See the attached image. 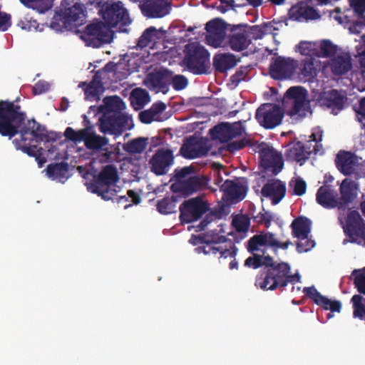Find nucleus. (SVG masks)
<instances>
[{"instance_id": "nucleus-1", "label": "nucleus", "mask_w": 365, "mask_h": 365, "mask_svg": "<svg viewBox=\"0 0 365 365\" xmlns=\"http://www.w3.org/2000/svg\"><path fill=\"white\" fill-rule=\"evenodd\" d=\"M26 113L19 105L9 101H0V134L9 138L20 133V140L16 138L13 143L17 149L28 155L34 157L38 166L42 167L46 162L43 149L38 146L42 141L49 142L46 127L34 119L28 120Z\"/></svg>"}, {"instance_id": "nucleus-2", "label": "nucleus", "mask_w": 365, "mask_h": 365, "mask_svg": "<svg viewBox=\"0 0 365 365\" xmlns=\"http://www.w3.org/2000/svg\"><path fill=\"white\" fill-rule=\"evenodd\" d=\"M99 6V14L104 23L93 24V46L98 47L103 43H109L112 33L110 28L118 24L127 25L130 19L126 9L120 1L115 2L109 0H94Z\"/></svg>"}, {"instance_id": "nucleus-3", "label": "nucleus", "mask_w": 365, "mask_h": 365, "mask_svg": "<svg viewBox=\"0 0 365 365\" xmlns=\"http://www.w3.org/2000/svg\"><path fill=\"white\" fill-rule=\"evenodd\" d=\"M87 11L83 4L70 0H62L56 8L50 23V28L57 32L73 31L84 24Z\"/></svg>"}, {"instance_id": "nucleus-4", "label": "nucleus", "mask_w": 365, "mask_h": 365, "mask_svg": "<svg viewBox=\"0 0 365 365\" xmlns=\"http://www.w3.org/2000/svg\"><path fill=\"white\" fill-rule=\"evenodd\" d=\"M264 277L258 278L256 284L262 289L272 290L287 285L288 282H299L298 274L289 275V267L286 263H276L272 265Z\"/></svg>"}, {"instance_id": "nucleus-5", "label": "nucleus", "mask_w": 365, "mask_h": 365, "mask_svg": "<svg viewBox=\"0 0 365 365\" xmlns=\"http://www.w3.org/2000/svg\"><path fill=\"white\" fill-rule=\"evenodd\" d=\"M283 105L287 114L296 118L305 117L311 113L307 92L302 87L289 88L284 97Z\"/></svg>"}, {"instance_id": "nucleus-6", "label": "nucleus", "mask_w": 365, "mask_h": 365, "mask_svg": "<svg viewBox=\"0 0 365 365\" xmlns=\"http://www.w3.org/2000/svg\"><path fill=\"white\" fill-rule=\"evenodd\" d=\"M198 252H204L205 255H214L222 264H229L230 269H237L238 263L236 261V248L231 241H227L223 237H218L212 244H206L199 247Z\"/></svg>"}, {"instance_id": "nucleus-7", "label": "nucleus", "mask_w": 365, "mask_h": 365, "mask_svg": "<svg viewBox=\"0 0 365 365\" xmlns=\"http://www.w3.org/2000/svg\"><path fill=\"white\" fill-rule=\"evenodd\" d=\"M172 81L176 90L185 88L187 84V79L180 75L173 76V73L164 68H160L150 73L145 81V84L150 89H158L163 87Z\"/></svg>"}, {"instance_id": "nucleus-8", "label": "nucleus", "mask_w": 365, "mask_h": 365, "mask_svg": "<svg viewBox=\"0 0 365 365\" xmlns=\"http://www.w3.org/2000/svg\"><path fill=\"white\" fill-rule=\"evenodd\" d=\"M338 169L344 175H365V160L349 152L341 151L336 159Z\"/></svg>"}, {"instance_id": "nucleus-9", "label": "nucleus", "mask_w": 365, "mask_h": 365, "mask_svg": "<svg viewBox=\"0 0 365 365\" xmlns=\"http://www.w3.org/2000/svg\"><path fill=\"white\" fill-rule=\"evenodd\" d=\"M187 54L184 62L187 68L194 73H201L204 71L206 63L208 61L207 51L197 43H192L186 47Z\"/></svg>"}, {"instance_id": "nucleus-10", "label": "nucleus", "mask_w": 365, "mask_h": 365, "mask_svg": "<svg viewBox=\"0 0 365 365\" xmlns=\"http://www.w3.org/2000/svg\"><path fill=\"white\" fill-rule=\"evenodd\" d=\"M311 140H309L306 145H304L301 142L294 143L292 148L289 150V157L293 158L302 165L303 162L308 155L312 153H317L319 151L317 142L322 140V132L317 130L310 136Z\"/></svg>"}, {"instance_id": "nucleus-11", "label": "nucleus", "mask_w": 365, "mask_h": 365, "mask_svg": "<svg viewBox=\"0 0 365 365\" xmlns=\"http://www.w3.org/2000/svg\"><path fill=\"white\" fill-rule=\"evenodd\" d=\"M283 113L276 105L267 103L257 110L256 118L259 123L266 128H273L282 122Z\"/></svg>"}, {"instance_id": "nucleus-12", "label": "nucleus", "mask_w": 365, "mask_h": 365, "mask_svg": "<svg viewBox=\"0 0 365 365\" xmlns=\"http://www.w3.org/2000/svg\"><path fill=\"white\" fill-rule=\"evenodd\" d=\"M259 149L262 165L272 173H278L282 168V160L279 153L266 143H261Z\"/></svg>"}, {"instance_id": "nucleus-13", "label": "nucleus", "mask_w": 365, "mask_h": 365, "mask_svg": "<svg viewBox=\"0 0 365 365\" xmlns=\"http://www.w3.org/2000/svg\"><path fill=\"white\" fill-rule=\"evenodd\" d=\"M133 127L132 117L128 114L120 113L108 121L106 118L101 120V130L103 133L120 135L123 130Z\"/></svg>"}, {"instance_id": "nucleus-14", "label": "nucleus", "mask_w": 365, "mask_h": 365, "mask_svg": "<svg viewBox=\"0 0 365 365\" xmlns=\"http://www.w3.org/2000/svg\"><path fill=\"white\" fill-rule=\"evenodd\" d=\"M207 209V205L200 198H193L185 202L180 207V219L189 223L197 220Z\"/></svg>"}, {"instance_id": "nucleus-15", "label": "nucleus", "mask_w": 365, "mask_h": 365, "mask_svg": "<svg viewBox=\"0 0 365 365\" xmlns=\"http://www.w3.org/2000/svg\"><path fill=\"white\" fill-rule=\"evenodd\" d=\"M297 63L290 58H276L270 65L269 73L276 79L289 78L295 71Z\"/></svg>"}, {"instance_id": "nucleus-16", "label": "nucleus", "mask_w": 365, "mask_h": 365, "mask_svg": "<svg viewBox=\"0 0 365 365\" xmlns=\"http://www.w3.org/2000/svg\"><path fill=\"white\" fill-rule=\"evenodd\" d=\"M85 128L75 130L71 127H67L64 132V136L68 140L75 143L84 142L86 147L91 150V125L86 115H82Z\"/></svg>"}, {"instance_id": "nucleus-17", "label": "nucleus", "mask_w": 365, "mask_h": 365, "mask_svg": "<svg viewBox=\"0 0 365 365\" xmlns=\"http://www.w3.org/2000/svg\"><path fill=\"white\" fill-rule=\"evenodd\" d=\"M173 163V153L168 148L159 150L150 161L152 170L157 175L166 173Z\"/></svg>"}, {"instance_id": "nucleus-18", "label": "nucleus", "mask_w": 365, "mask_h": 365, "mask_svg": "<svg viewBox=\"0 0 365 365\" xmlns=\"http://www.w3.org/2000/svg\"><path fill=\"white\" fill-rule=\"evenodd\" d=\"M222 189L227 200L240 201L245 197L247 185L244 178L238 179L235 182L226 180L222 185Z\"/></svg>"}, {"instance_id": "nucleus-19", "label": "nucleus", "mask_w": 365, "mask_h": 365, "mask_svg": "<svg viewBox=\"0 0 365 365\" xmlns=\"http://www.w3.org/2000/svg\"><path fill=\"white\" fill-rule=\"evenodd\" d=\"M206 29L208 44L215 48L220 46L225 36V28L223 22L219 20L211 21L207 24Z\"/></svg>"}, {"instance_id": "nucleus-20", "label": "nucleus", "mask_w": 365, "mask_h": 365, "mask_svg": "<svg viewBox=\"0 0 365 365\" xmlns=\"http://www.w3.org/2000/svg\"><path fill=\"white\" fill-rule=\"evenodd\" d=\"M289 242L280 243L270 233L256 235L249 242V247L252 251L259 250L262 247L287 248Z\"/></svg>"}, {"instance_id": "nucleus-21", "label": "nucleus", "mask_w": 365, "mask_h": 365, "mask_svg": "<svg viewBox=\"0 0 365 365\" xmlns=\"http://www.w3.org/2000/svg\"><path fill=\"white\" fill-rule=\"evenodd\" d=\"M125 108V103L117 96L105 98L104 106L101 110L103 115L100 118V125L101 124V120L105 119V118L108 121H111L113 118L120 114Z\"/></svg>"}, {"instance_id": "nucleus-22", "label": "nucleus", "mask_w": 365, "mask_h": 365, "mask_svg": "<svg viewBox=\"0 0 365 365\" xmlns=\"http://www.w3.org/2000/svg\"><path fill=\"white\" fill-rule=\"evenodd\" d=\"M100 183L106 187V192H101L99 191H96L99 195H102L104 199H110L112 197L111 195L109 194V190H113V191H116L114 189L115 183L118 181V175L115 168L113 166H107L106 167L103 171L101 173L99 176ZM93 192H95L93 190Z\"/></svg>"}, {"instance_id": "nucleus-23", "label": "nucleus", "mask_w": 365, "mask_h": 365, "mask_svg": "<svg viewBox=\"0 0 365 365\" xmlns=\"http://www.w3.org/2000/svg\"><path fill=\"white\" fill-rule=\"evenodd\" d=\"M304 292L309 295L318 305L326 310H330L332 313H339L341 309V304L339 301L331 300L321 295L315 288L306 287Z\"/></svg>"}, {"instance_id": "nucleus-24", "label": "nucleus", "mask_w": 365, "mask_h": 365, "mask_svg": "<svg viewBox=\"0 0 365 365\" xmlns=\"http://www.w3.org/2000/svg\"><path fill=\"white\" fill-rule=\"evenodd\" d=\"M319 102L321 106L330 108L333 113L336 114L343 108L345 100L344 96L336 91H329L321 96Z\"/></svg>"}, {"instance_id": "nucleus-25", "label": "nucleus", "mask_w": 365, "mask_h": 365, "mask_svg": "<svg viewBox=\"0 0 365 365\" xmlns=\"http://www.w3.org/2000/svg\"><path fill=\"white\" fill-rule=\"evenodd\" d=\"M286 189L284 185L279 180H272L262 188V195L268 197L272 203L277 204L284 196Z\"/></svg>"}, {"instance_id": "nucleus-26", "label": "nucleus", "mask_w": 365, "mask_h": 365, "mask_svg": "<svg viewBox=\"0 0 365 365\" xmlns=\"http://www.w3.org/2000/svg\"><path fill=\"white\" fill-rule=\"evenodd\" d=\"M289 16L292 20L302 21L308 19H314L319 15L314 9L309 7L307 4L299 3L290 9Z\"/></svg>"}, {"instance_id": "nucleus-27", "label": "nucleus", "mask_w": 365, "mask_h": 365, "mask_svg": "<svg viewBox=\"0 0 365 365\" xmlns=\"http://www.w3.org/2000/svg\"><path fill=\"white\" fill-rule=\"evenodd\" d=\"M243 128L240 123L234 124L223 123L215 128L214 132L216 133L215 138L221 141H227L231 138L241 135Z\"/></svg>"}, {"instance_id": "nucleus-28", "label": "nucleus", "mask_w": 365, "mask_h": 365, "mask_svg": "<svg viewBox=\"0 0 365 365\" xmlns=\"http://www.w3.org/2000/svg\"><path fill=\"white\" fill-rule=\"evenodd\" d=\"M143 8L151 17H162L169 12L167 0H146Z\"/></svg>"}, {"instance_id": "nucleus-29", "label": "nucleus", "mask_w": 365, "mask_h": 365, "mask_svg": "<svg viewBox=\"0 0 365 365\" xmlns=\"http://www.w3.org/2000/svg\"><path fill=\"white\" fill-rule=\"evenodd\" d=\"M359 185L351 179L344 180L340 185L341 200L344 203L351 202L355 199L359 192Z\"/></svg>"}, {"instance_id": "nucleus-30", "label": "nucleus", "mask_w": 365, "mask_h": 365, "mask_svg": "<svg viewBox=\"0 0 365 365\" xmlns=\"http://www.w3.org/2000/svg\"><path fill=\"white\" fill-rule=\"evenodd\" d=\"M181 154L187 158H195L205 154L202 143L194 139L188 140L180 149Z\"/></svg>"}, {"instance_id": "nucleus-31", "label": "nucleus", "mask_w": 365, "mask_h": 365, "mask_svg": "<svg viewBox=\"0 0 365 365\" xmlns=\"http://www.w3.org/2000/svg\"><path fill=\"white\" fill-rule=\"evenodd\" d=\"M351 68V63L348 53L341 52L331 60V68L335 74H343Z\"/></svg>"}, {"instance_id": "nucleus-32", "label": "nucleus", "mask_w": 365, "mask_h": 365, "mask_svg": "<svg viewBox=\"0 0 365 365\" xmlns=\"http://www.w3.org/2000/svg\"><path fill=\"white\" fill-rule=\"evenodd\" d=\"M69 165L67 163L61 162L58 163H51L46 168V174L48 178L53 180L61 181L66 178L68 172Z\"/></svg>"}, {"instance_id": "nucleus-33", "label": "nucleus", "mask_w": 365, "mask_h": 365, "mask_svg": "<svg viewBox=\"0 0 365 365\" xmlns=\"http://www.w3.org/2000/svg\"><path fill=\"white\" fill-rule=\"evenodd\" d=\"M292 228L294 237L308 236L310 232L311 222L305 217H299L292 222Z\"/></svg>"}, {"instance_id": "nucleus-34", "label": "nucleus", "mask_w": 365, "mask_h": 365, "mask_svg": "<svg viewBox=\"0 0 365 365\" xmlns=\"http://www.w3.org/2000/svg\"><path fill=\"white\" fill-rule=\"evenodd\" d=\"M317 202L325 207H334L337 201L333 192L327 187H321L317 194Z\"/></svg>"}, {"instance_id": "nucleus-35", "label": "nucleus", "mask_w": 365, "mask_h": 365, "mask_svg": "<svg viewBox=\"0 0 365 365\" xmlns=\"http://www.w3.org/2000/svg\"><path fill=\"white\" fill-rule=\"evenodd\" d=\"M25 6L38 14H44L53 6V0H19Z\"/></svg>"}, {"instance_id": "nucleus-36", "label": "nucleus", "mask_w": 365, "mask_h": 365, "mask_svg": "<svg viewBox=\"0 0 365 365\" xmlns=\"http://www.w3.org/2000/svg\"><path fill=\"white\" fill-rule=\"evenodd\" d=\"M130 102L135 110H139L150 102V97L145 90L138 88L132 91Z\"/></svg>"}, {"instance_id": "nucleus-37", "label": "nucleus", "mask_w": 365, "mask_h": 365, "mask_svg": "<svg viewBox=\"0 0 365 365\" xmlns=\"http://www.w3.org/2000/svg\"><path fill=\"white\" fill-rule=\"evenodd\" d=\"M237 61L231 54H217L214 58V64L216 68L224 71L235 66Z\"/></svg>"}, {"instance_id": "nucleus-38", "label": "nucleus", "mask_w": 365, "mask_h": 365, "mask_svg": "<svg viewBox=\"0 0 365 365\" xmlns=\"http://www.w3.org/2000/svg\"><path fill=\"white\" fill-rule=\"evenodd\" d=\"M250 42V36L245 31L237 32L230 39V46L235 51H241L247 48Z\"/></svg>"}, {"instance_id": "nucleus-39", "label": "nucleus", "mask_w": 365, "mask_h": 365, "mask_svg": "<svg viewBox=\"0 0 365 365\" xmlns=\"http://www.w3.org/2000/svg\"><path fill=\"white\" fill-rule=\"evenodd\" d=\"M318 42L301 41L295 47V51L303 56H317Z\"/></svg>"}, {"instance_id": "nucleus-40", "label": "nucleus", "mask_w": 365, "mask_h": 365, "mask_svg": "<svg viewBox=\"0 0 365 365\" xmlns=\"http://www.w3.org/2000/svg\"><path fill=\"white\" fill-rule=\"evenodd\" d=\"M317 56H332L341 53L337 47L329 41L318 42Z\"/></svg>"}, {"instance_id": "nucleus-41", "label": "nucleus", "mask_w": 365, "mask_h": 365, "mask_svg": "<svg viewBox=\"0 0 365 365\" xmlns=\"http://www.w3.org/2000/svg\"><path fill=\"white\" fill-rule=\"evenodd\" d=\"M272 259L269 256H261L255 255L253 257H248L245 261V265L256 269L260 266L272 265Z\"/></svg>"}, {"instance_id": "nucleus-42", "label": "nucleus", "mask_w": 365, "mask_h": 365, "mask_svg": "<svg viewBox=\"0 0 365 365\" xmlns=\"http://www.w3.org/2000/svg\"><path fill=\"white\" fill-rule=\"evenodd\" d=\"M354 316L365 320V299L361 295L353 296Z\"/></svg>"}, {"instance_id": "nucleus-43", "label": "nucleus", "mask_w": 365, "mask_h": 365, "mask_svg": "<svg viewBox=\"0 0 365 365\" xmlns=\"http://www.w3.org/2000/svg\"><path fill=\"white\" fill-rule=\"evenodd\" d=\"M145 139L137 138L124 145L123 148L131 153H138L143 151L146 147Z\"/></svg>"}, {"instance_id": "nucleus-44", "label": "nucleus", "mask_w": 365, "mask_h": 365, "mask_svg": "<svg viewBox=\"0 0 365 365\" xmlns=\"http://www.w3.org/2000/svg\"><path fill=\"white\" fill-rule=\"evenodd\" d=\"M161 36H163L161 31L154 28H149L142 35L140 43L143 46H146L148 43L155 42L156 39L159 38Z\"/></svg>"}, {"instance_id": "nucleus-45", "label": "nucleus", "mask_w": 365, "mask_h": 365, "mask_svg": "<svg viewBox=\"0 0 365 365\" xmlns=\"http://www.w3.org/2000/svg\"><path fill=\"white\" fill-rule=\"evenodd\" d=\"M282 26V24L281 22L272 21L267 24H264L263 26H255L254 31H262V30L265 34H272L273 37L275 36L277 33L276 31H278Z\"/></svg>"}, {"instance_id": "nucleus-46", "label": "nucleus", "mask_w": 365, "mask_h": 365, "mask_svg": "<svg viewBox=\"0 0 365 365\" xmlns=\"http://www.w3.org/2000/svg\"><path fill=\"white\" fill-rule=\"evenodd\" d=\"M356 49L359 57L361 75L365 78V35L361 36L359 44L356 46Z\"/></svg>"}, {"instance_id": "nucleus-47", "label": "nucleus", "mask_w": 365, "mask_h": 365, "mask_svg": "<svg viewBox=\"0 0 365 365\" xmlns=\"http://www.w3.org/2000/svg\"><path fill=\"white\" fill-rule=\"evenodd\" d=\"M354 284L361 293L365 294V267L352 272Z\"/></svg>"}, {"instance_id": "nucleus-48", "label": "nucleus", "mask_w": 365, "mask_h": 365, "mask_svg": "<svg viewBox=\"0 0 365 365\" xmlns=\"http://www.w3.org/2000/svg\"><path fill=\"white\" fill-rule=\"evenodd\" d=\"M232 225L238 232L244 233L248 230L250 221L245 215H237L233 218Z\"/></svg>"}, {"instance_id": "nucleus-49", "label": "nucleus", "mask_w": 365, "mask_h": 365, "mask_svg": "<svg viewBox=\"0 0 365 365\" xmlns=\"http://www.w3.org/2000/svg\"><path fill=\"white\" fill-rule=\"evenodd\" d=\"M299 242L297 245V249L299 252H306L312 250L314 245L315 242L309 238L308 236L302 237L298 238Z\"/></svg>"}, {"instance_id": "nucleus-50", "label": "nucleus", "mask_w": 365, "mask_h": 365, "mask_svg": "<svg viewBox=\"0 0 365 365\" xmlns=\"http://www.w3.org/2000/svg\"><path fill=\"white\" fill-rule=\"evenodd\" d=\"M176 207L175 202L173 199H163L160 201L158 205V209L163 214H168L173 212Z\"/></svg>"}, {"instance_id": "nucleus-51", "label": "nucleus", "mask_w": 365, "mask_h": 365, "mask_svg": "<svg viewBox=\"0 0 365 365\" xmlns=\"http://www.w3.org/2000/svg\"><path fill=\"white\" fill-rule=\"evenodd\" d=\"M290 187L292 188L294 194L297 195H302L305 193L307 185L301 178H295L291 180Z\"/></svg>"}, {"instance_id": "nucleus-52", "label": "nucleus", "mask_w": 365, "mask_h": 365, "mask_svg": "<svg viewBox=\"0 0 365 365\" xmlns=\"http://www.w3.org/2000/svg\"><path fill=\"white\" fill-rule=\"evenodd\" d=\"M18 26L22 29L26 31H37L38 27V23L36 20H32L31 19L24 18L18 23Z\"/></svg>"}, {"instance_id": "nucleus-53", "label": "nucleus", "mask_w": 365, "mask_h": 365, "mask_svg": "<svg viewBox=\"0 0 365 365\" xmlns=\"http://www.w3.org/2000/svg\"><path fill=\"white\" fill-rule=\"evenodd\" d=\"M349 2L356 15L361 16L365 12V0H349Z\"/></svg>"}, {"instance_id": "nucleus-54", "label": "nucleus", "mask_w": 365, "mask_h": 365, "mask_svg": "<svg viewBox=\"0 0 365 365\" xmlns=\"http://www.w3.org/2000/svg\"><path fill=\"white\" fill-rule=\"evenodd\" d=\"M76 33L87 46H91V22L86 25L84 31L76 30Z\"/></svg>"}, {"instance_id": "nucleus-55", "label": "nucleus", "mask_w": 365, "mask_h": 365, "mask_svg": "<svg viewBox=\"0 0 365 365\" xmlns=\"http://www.w3.org/2000/svg\"><path fill=\"white\" fill-rule=\"evenodd\" d=\"M50 88V85L45 81H38L33 87V92L35 95H39L48 91Z\"/></svg>"}, {"instance_id": "nucleus-56", "label": "nucleus", "mask_w": 365, "mask_h": 365, "mask_svg": "<svg viewBox=\"0 0 365 365\" xmlns=\"http://www.w3.org/2000/svg\"><path fill=\"white\" fill-rule=\"evenodd\" d=\"M77 170L82 177L85 179L84 185L86 186L88 191H91V180H88V176L91 175V168L86 169L83 166H78Z\"/></svg>"}, {"instance_id": "nucleus-57", "label": "nucleus", "mask_w": 365, "mask_h": 365, "mask_svg": "<svg viewBox=\"0 0 365 365\" xmlns=\"http://www.w3.org/2000/svg\"><path fill=\"white\" fill-rule=\"evenodd\" d=\"M11 25V15L0 11V31H6Z\"/></svg>"}, {"instance_id": "nucleus-58", "label": "nucleus", "mask_w": 365, "mask_h": 365, "mask_svg": "<svg viewBox=\"0 0 365 365\" xmlns=\"http://www.w3.org/2000/svg\"><path fill=\"white\" fill-rule=\"evenodd\" d=\"M140 118L143 123H149L153 120H158L159 116H155L152 111L148 110L140 114Z\"/></svg>"}, {"instance_id": "nucleus-59", "label": "nucleus", "mask_w": 365, "mask_h": 365, "mask_svg": "<svg viewBox=\"0 0 365 365\" xmlns=\"http://www.w3.org/2000/svg\"><path fill=\"white\" fill-rule=\"evenodd\" d=\"M92 142H93V150H97V149L106 150V148H104V147L108 145L107 140H106L104 138L98 137V136H96L94 135H93Z\"/></svg>"}, {"instance_id": "nucleus-60", "label": "nucleus", "mask_w": 365, "mask_h": 365, "mask_svg": "<svg viewBox=\"0 0 365 365\" xmlns=\"http://www.w3.org/2000/svg\"><path fill=\"white\" fill-rule=\"evenodd\" d=\"M357 113V118L363 125H365V98L360 101L359 106L356 109Z\"/></svg>"}, {"instance_id": "nucleus-61", "label": "nucleus", "mask_w": 365, "mask_h": 365, "mask_svg": "<svg viewBox=\"0 0 365 365\" xmlns=\"http://www.w3.org/2000/svg\"><path fill=\"white\" fill-rule=\"evenodd\" d=\"M78 88H81L84 91L85 99L91 100V81H83L78 84Z\"/></svg>"}, {"instance_id": "nucleus-62", "label": "nucleus", "mask_w": 365, "mask_h": 365, "mask_svg": "<svg viewBox=\"0 0 365 365\" xmlns=\"http://www.w3.org/2000/svg\"><path fill=\"white\" fill-rule=\"evenodd\" d=\"M318 69L317 65L314 63H306L304 68V72L307 76H313L316 75V72Z\"/></svg>"}, {"instance_id": "nucleus-63", "label": "nucleus", "mask_w": 365, "mask_h": 365, "mask_svg": "<svg viewBox=\"0 0 365 365\" xmlns=\"http://www.w3.org/2000/svg\"><path fill=\"white\" fill-rule=\"evenodd\" d=\"M165 109V105L163 103H156L153 105L150 111H152L155 116H158L159 113L163 111Z\"/></svg>"}, {"instance_id": "nucleus-64", "label": "nucleus", "mask_w": 365, "mask_h": 365, "mask_svg": "<svg viewBox=\"0 0 365 365\" xmlns=\"http://www.w3.org/2000/svg\"><path fill=\"white\" fill-rule=\"evenodd\" d=\"M254 29L255 26H253L252 28L247 31H245L247 33V35L248 36H250V38L252 36V37L254 38H260L263 36V35H264V32L263 30L262 31H254Z\"/></svg>"}]
</instances>
